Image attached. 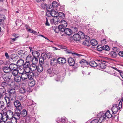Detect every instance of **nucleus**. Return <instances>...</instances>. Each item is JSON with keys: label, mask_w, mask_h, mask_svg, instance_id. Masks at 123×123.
Returning <instances> with one entry per match:
<instances>
[{"label": "nucleus", "mask_w": 123, "mask_h": 123, "mask_svg": "<svg viewBox=\"0 0 123 123\" xmlns=\"http://www.w3.org/2000/svg\"><path fill=\"white\" fill-rule=\"evenodd\" d=\"M98 114L97 115V117L98 118H99L98 119H95L93 120H92L91 122V123H102L103 122V120H102V118H101V117H98Z\"/></svg>", "instance_id": "obj_14"}, {"label": "nucleus", "mask_w": 123, "mask_h": 123, "mask_svg": "<svg viewBox=\"0 0 123 123\" xmlns=\"http://www.w3.org/2000/svg\"><path fill=\"white\" fill-rule=\"evenodd\" d=\"M46 59L45 57L43 54L40 57L39 59V63L40 65H42V64H43L44 61Z\"/></svg>", "instance_id": "obj_23"}, {"label": "nucleus", "mask_w": 123, "mask_h": 123, "mask_svg": "<svg viewBox=\"0 0 123 123\" xmlns=\"http://www.w3.org/2000/svg\"><path fill=\"white\" fill-rule=\"evenodd\" d=\"M103 49L105 50H110V48L108 45H106L103 46Z\"/></svg>", "instance_id": "obj_56"}, {"label": "nucleus", "mask_w": 123, "mask_h": 123, "mask_svg": "<svg viewBox=\"0 0 123 123\" xmlns=\"http://www.w3.org/2000/svg\"><path fill=\"white\" fill-rule=\"evenodd\" d=\"M3 69L5 73H10L11 70L10 68L9 67L6 66H3Z\"/></svg>", "instance_id": "obj_20"}, {"label": "nucleus", "mask_w": 123, "mask_h": 123, "mask_svg": "<svg viewBox=\"0 0 123 123\" xmlns=\"http://www.w3.org/2000/svg\"><path fill=\"white\" fill-rule=\"evenodd\" d=\"M43 55L45 57L46 59V57L48 58H50L52 57L51 54L50 53H48L46 54L45 53H43Z\"/></svg>", "instance_id": "obj_41"}, {"label": "nucleus", "mask_w": 123, "mask_h": 123, "mask_svg": "<svg viewBox=\"0 0 123 123\" xmlns=\"http://www.w3.org/2000/svg\"><path fill=\"white\" fill-rule=\"evenodd\" d=\"M11 77V74H9V73L5 74L2 76V77L4 80L8 82L12 81Z\"/></svg>", "instance_id": "obj_6"}, {"label": "nucleus", "mask_w": 123, "mask_h": 123, "mask_svg": "<svg viewBox=\"0 0 123 123\" xmlns=\"http://www.w3.org/2000/svg\"><path fill=\"white\" fill-rule=\"evenodd\" d=\"M25 92V89L24 88H22L20 89L19 90L20 93H24Z\"/></svg>", "instance_id": "obj_57"}, {"label": "nucleus", "mask_w": 123, "mask_h": 123, "mask_svg": "<svg viewBox=\"0 0 123 123\" xmlns=\"http://www.w3.org/2000/svg\"><path fill=\"white\" fill-rule=\"evenodd\" d=\"M14 79L15 81L17 82H19L21 80V77L17 75L14 76Z\"/></svg>", "instance_id": "obj_34"}, {"label": "nucleus", "mask_w": 123, "mask_h": 123, "mask_svg": "<svg viewBox=\"0 0 123 123\" xmlns=\"http://www.w3.org/2000/svg\"><path fill=\"white\" fill-rule=\"evenodd\" d=\"M97 49L99 51H101L103 50V46H101L100 45H98L97 47Z\"/></svg>", "instance_id": "obj_54"}, {"label": "nucleus", "mask_w": 123, "mask_h": 123, "mask_svg": "<svg viewBox=\"0 0 123 123\" xmlns=\"http://www.w3.org/2000/svg\"><path fill=\"white\" fill-rule=\"evenodd\" d=\"M24 63V61L22 59L18 60L17 62V65L19 67L23 66Z\"/></svg>", "instance_id": "obj_26"}, {"label": "nucleus", "mask_w": 123, "mask_h": 123, "mask_svg": "<svg viewBox=\"0 0 123 123\" xmlns=\"http://www.w3.org/2000/svg\"><path fill=\"white\" fill-rule=\"evenodd\" d=\"M37 69L38 72L39 73H41L43 71V68L42 65H40L37 67Z\"/></svg>", "instance_id": "obj_42"}, {"label": "nucleus", "mask_w": 123, "mask_h": 123, "mask_svg": "<svg viewBox=\"0 0 123 123\" xmlns=\"http://www.w3.org/2000/svg\"><path fill=\"white\" fill-rule=\"evenodd\" d=\"M97 62L98 63V66L100 68L105 69L106 66V64L105 63H107V61H102L101 60H97Z\"/></svg>", "instance_id": "obj_5"}, {"label": "nucleus", "mask_w": 123, "mask_h": 123, "mask_svg": "<svg viewBox=\"0 0 123 123\" xmlns=\"http://www.w3.org/2000/svg\"><path fill=\"white\" fill-rule=\"evenodd\" d=\"M112 49L113 50V51H115V52H118L119 51L118 48L116 47H114L113 48H112Z\"/></svg>", "instance_id": "obj_61"}, {"label": "nucleus", "mask_w": 123, "mask_h": 123, "mask_svg": "<svg viewBox=\"0 0 123 123\" xmlns=\"http://www.w3.org/2000/svg\"><path fill=\"white\" fill-rule=\"evenodd\" d=\"M67 121V119L65 117H62L61 119V121L62 123H66Z\"/></svg>", "instance_id": "obj_53"}, {"label": "nucleus", "mask_w": 123, "mask_h": 123, "mask_svg": "<svg viewBox=\"0 0 123 123\" xmlns=\"http://www.w3.org/2000/svg\"><path fill=\"white\" fill-rule=\"evenodd\" d=\"M103 112H101L98 114V117H101L102 120L103 122L105 120L106 117L108 118H110L112 117V115L110 114L109 111L108 110L105 113H104Z\"/></svg>", "instance_id": "obj_1"}, {"label": "nucleus", "mask_w": 123, "mask_h": 123, "mask_svg": "<svg viewBox=\"0 0 123 123\" xmlns=\"http://www.w3.org/2000/svg\"><path fill=\"white\" fill-rule=\"evenodd\" d=\"M83 33L81 31H79L77 34H75L73 35V38L75 41H78L80 39L83 38Z\"/></svg>", "instance_id": "obj_3"}, {"label": "nucleus", "mask_w": 123, "mask_h": 123, "mask_svg": "<svg viewBox=\"0 0 123 123\" xmlns=\"http://www.w3.org/2000/svg\"><path fill=\"white\" fill-rule=\"evenodd\" d=\"M60 23H61L60 25H62L63 27H66L67 26V22L64 20H60Z\"/></svg>", "instance_id": "obj_39"}, {"label": "nucleus", "mask_w": 123, "mask_h": 123, "mask_svg": "<svg viewBox=\"0 0 123 123\" xmlns=\"http://www.w3.org/2000/svg\"><path fill=\"white\" fill-rule=\"evenodd\" d=\"M41 7L43 8H44L46 7V4L44 3H43L41 5Z\"/></svg>", "instance_id": "obj_63"}, {"label": "nucleus", "mask_w": 123, "mask_h": 123, "mask_svg": "<svg viewBox=\"0 0 123 123\" xmlns=\"http://www.w3.org/2000/svg\"><path fill=\"white\" fill-rule=\"evenodd\" d=\"M83 34L84 36L83 38H82V39H84L85 40H90V37L87 35H85L83 33Z\"/></svg>", "instance_id": "obj_51"}, {"label": "nucleus", "mask_w": 123, "mask_h": 123, "mask_svg": "<svg viewBox=\"0 0 123 123\" xmlns=\"http://www.w3.org/2000/svg\"><path fill=\"white\" fill-rule=\"evenodd\" d=\"M58 62L57 59L55 58L52 59L50 61V64L51 66H54V68L57 69L58 67L57 66V64Z\"/></svg>", "instance_id": "obj_7"}, {"label": "nucleus", "mask_w": 123, "mask_h": 123, "mask_svg": "<svg viewBox=\"0 0 123 123\" xmlns=\"http://www.w3.org/2000/svg\"><path fill=\"white\" fill-rule=\"evenodd\" d=\"M21 79L22 81L25 82L28 80V78H21Z\"/></svg>", "instance_id": "obj_64"}, {"label": "nucleus", "mask_w": 123, "mask_h": 123, "mask_svg": "<svg viewBox=\"0 0 123 123\" xmlns=\"http://www.w3.org/2000/svg\"><path fill=\"white\" fill-rule=\"evenodd\" d=\"M73 54V55H75L77 57L79 58H82V57L84 56L83 55L76 53H74Z\"/></svg>", "instance_id": "obj_52"}, {"label": "nucleus", "mask_w": 123, "mask_h": 123, "mask_svg": "<svg viewBox=\"0 0 123 123\" xmlns=\"http://www.w3.org/2000/svg\"><path fill=\"white\" fill-rule=\"evenodd\" d=\"M53 29L55 32L56 33H58V32L59 31L58 27H54L53 28Z\"/></svg>", "instance_id": "obj_59"}, {"label": "nucleus", "mask_w": 123, "mask_h": 123, "mask_svg": "<svg viewBox=\"0 0 123 123\" xmlns=\"http://www.w3.org/2000/svg\"><path fill=\"white\" fill-rule=\"evenodd\" d=\"M18 69L17 70H13V71L11 70L10 73L9 74H11L12 76V74L14 76H15L17 75V74L18 73Z\"/></svg>", "instance_id": "obj_37"}, {"label": "nucleus", "mask_w": 123, "mask_h": 123, "mask_svg": "<svg viewBox=\"0 0 123 123\" xmlns=\"http://www.w3.org/2000/svg\"><path fill=\"white\" fill-rule=\"evenodd\" d=\"M25 73H23L21 75V78H28V74L27 72L26 71H25Z\"/></svg>", "instance_id": "obj_50"}, {"label": "nucleus", "mask_w": 123, "mask_h": 123, "mask_svg": "<svg viewBox=\"0 0 123 123\" xmlns=\"http://www.w3.org/2000/svg\"><path fill=\"white\" fill-rule=\"evenodd\" d=\"M60 20L59 19V18H56L54 19H52L51 20V22L52 21L53 23L56 25L57 24L60 23Z\"/></svg>", "instance_id": "obj_27"}, {"label": "nucleus", "mask_w": 123, "mask_h": 123, "mask_svg": "<svg viewBox=\"0 0 123 123\" xmlns=\"http://www.w3.org/2000/svg\"><path fill=\"white\" fill-rule=\"evenodd\" d=\"M97 60L96 61V62L94 61H91L89 63V65L90 66L92 67H95L98 65V63L97 62Z\"/></svg>", "instance_id": "obj_22"}, {"label": "nucleus", "mask_w": 123, "mask_h": 123, "mask_svg": "<svg viewBox=\"0 0 123 123\" xmlns=\"http://www.w3.org/2000/svg\"><path fill=\"white\" fill-rule=\"evenodd\" d=\"M33 59V57L31 55H29L26 58V62H31Z\"/></svg>", "instance_id": "obj_33"}, {"label": "nucleus", "mask_w": 123, "mask_h": 123, "mask_svg": "<svg viewBox=\"0 0 123 123\" xmlns=\"http://www.w3.org/2000/svg\"><path fill=\"white\" fill-rule=\"evenodd\" d=\"M80 63L81 64L84 65H88L89 64V62L83 59H82L80 61Z\"/></svg>", "instance_id": "obj_32"}, {"label": "nucleus", "mask_w": 123, "mask_h": 123, "mask_svg": "<svg viewBox=\"0 0 123 123\" xmlns=\"http://www.w3.org/2000/svg\"><path fill=\"white\" fill-rule=\"evenodd\" d=\"M35 84V82L34 80H31L28 83L29 85L31 87L34 86Z\"/></svg>", "instance_id": "obj_43"}, {"label": "nucleus", "mask_w": 123, "mask_h": 123, "mask_svg": "<svg viewBox=\"0 0 123 123\" xmlns=\"http://www.w3.org/2000/svg\"><path fill=\"white\" fill-rule=\"evenodd\" d=\"M51 10L50 13L51 14V16L52 17H57L58 15V13L57 12L53 10V9Z\"/></svg>", "instance_id": "obj_24"}, {"label": "nucleus", "mask_w": 123, "mask_h": 123, "mask_svg": "<svg viewBox=\"0 0 123 123\" xmlns=\"http://www.w3.org/2000/svg\"><path fill=\"white\" fill-rule=\"evenodd\" d=\"M78 27L76 26L72 27H71V31H72V33H77L78 32Z\"/></svg>", "instance_id": "obj_35"}, {"label": "nucleus", "mask_w": 123, "mask_h": 123, "mask_svg": "<svg viewBox=\"0 0 123 123\" xmlns=\"http://www.w3.org/2000/svg\"><path fill=\"white\" fill-rule=\"evenodd\" d=\"M59 31L61 32H63L65 31V28L66 27H63L61 25H59L58 27Z\"/></svg>", "instance_id": "obj_47"}, {"label": "nucleus", "mask_w": 123, "mask_h": 123, "mask_svg": "<svg viewBox=\"0 0 123 123\" xmlns=\"http://www.w3.org/2000/svg\"><path fill=\"white\" fill-rule=\"evenodd\" d=\"M2 85V86H0V93L3 96L6 93V90L5 87H7L8 84L5 82H3Z\"/></svg>", "instance_id": "obj_4"}, {"label": "nucleus", "mask_w": 123, "mask_h": 123, "mask_svg": "<svg viewBox=\"0 0 123 123\" xmlns=\"http://www.w3.org/2000/svg\"><path fill=\"white\" fill-rule=\"evenodd\" d=\"M51 8H52L51 7V5H50L49 6V9H47V11L46 13V15L48 17H50L51 16L50 12L51 10H50Z\"/></svg>", "instance_id": "obj_31"}, {"label": "nucleus", "mask_w": 123, "mask_h": 123, "mask_svg": "<svg viewBox=\"0 0 123 123\" xmlns=\"http://www.w3.org/2000/svg\"><path fill=\"white\" fill-rule=\"evenodd\" d=\"M7 117L9 119H11L14 117L13 112L11 110H8L6 112Z\"/></svg>", "instance_id": "obj_10"}, {"label": "nucleus", "mask_w": 123, "mask_h": 123, "mask_svg": "<svg viewBox=\"0 0 123 123\" xmlns=\"http://www.w3.org/2000/svg\"><path fill=\"white\" fill-rule=\"evenodd\" d=\"M9 68L11 70H17L18 68L17 65L11 63L10 64Z\"/></svg>", "instance_id": "obj_19"}, {"label": "nucleus", "mask_w": 123, "mask_h": 123, "mask_svg": "<svg viewBox=\"0 0 123 123\" xmlns=\"http://www.w3.org/2000/svg\"><path fill=\"white\" fill-rule=\"evenodd\" d=\"M57 60L58 63L59 64H63L65 63L66 62V59L65 58L60 57Z\"/></svg>", "instance_id": "obj_13"}, {"label": "nucleus", "mask_w": 123, "mask_h": 123, "mask_svg": "<svg viewBox=\"0 0 123 123\" xmlns=\"http://www.w3.org/2000/svg\"><path fill=\"white\" fill-rule=\"evenodd\" d=\"M15 95H12V94H9L8 96L5 97V99H6L8 98L9 99V100L14 101L15 99Z\"/></svg>", "instance_id": "obj_11"}, {"label": "nucleus", "mask_w": 123, "mask_h": 123, "mask_svg": "<svg viewBox=\"0 0 123 123\" xmlns=\"http://www.w3.org/2000/svg\"><path fill=\"white\" fill-rule=\"evenodd\" d=\"M27 74L28 79L30 80H34L33 78L34 76V74L33 72L29 71L27 72Z\"/></svg>", "instance_id": "obj_17"}, {"label": "nucleus", "mask_w": 123, "mask_h": 123, "mask_svg": "<svg viewBox=\"0 0 123 123\" xmlns=\"http://www.w3.org/2000/svg\"><path fill=\"white\" fill-rule=\"evenodd\" d=\"M10 120H11V122L12 123H16L17 120H18V119H17L16 118L14 117H13L11 119H10Z\"/></svg>", "instance_id": "obj_49"}, {"label": "nucleus", "mask_w": 123, "mask_h": 123, "mask_svg": "<svg viewBox=\"0 0 123 123\" xmlns=\"http://www.w3.org/2000/svg\"><path fill=\"white\" fill-rule=\"evenodd\" d=\"M32 55L33 57L36 58H38L40 55L39 53L37 51H35L33 52H32Z\"/></svg>", "instance_id": "obj_30"}, {"label": "nucleus", "mask_w": 123, "mask_h": 123, "mask_svg": "<svg viewBox=\"0 0 123 123\" xmlns=\"http://www.w3.org/2000/svg\"><path fill=\"white\" fill-rule=\"evenodd\" d=\"M61 77L60 75L57 76V77L55 78V79L56 81H59L61 79Z\"/></svg>", "instance_id": "obj_60"}, {"label": "nucleus", "mask_w": 123, "mask_h": 123, "mask_svg": "<svg viewBox=\"0 0 123 123\" xmlns=\"http://www.w3.org/2000/svg\"><path fill=\"white\" fill-rule=\"evenodd\" d=\"M58 15L57 17L58 18H59L60 20L62 18H64L65 17V15L62 12H59L58 13Z\"/></svg>", "instance_id": "obj_29"}, {"label": "nucleus", "mask_w": 123, "mask_h": 123, "mask_svg": "<svg viewBox=\"0 0 123 123\" xmlns=\"http://www.w3.org/2000/svg\"><path fill=\"white\" fill-rule=\"evenodd\" d=\"M90 40H85V41L83 42V44L85 45L89 46L90 45Z\"/></svg>", "instance_id": "obj_46"}, {"label": "nucleus", "mask_w": 123, "mask_h": 123, "mask_svg": "<svg viewBox=\"0 0 123 123\" xmlns=\"http://www.w3.org/2000/svg\"><path fill=\"white\" fill-rule=\"evenodd\" d=\"M90 42V43L93 46H95L98 44L97 41L95 39L92 40Z\"/></svg>", "instance_id": "obj_44"}, {"label": "nucleus", "mask_w": 123, "mask_h": 123, "mask_svg": "<svg viewBox=\"0 0 123 123\" xmlns=\"http://www.w3.org/2000/svg\"><path fill=\"white\" fill-rule=\"evenodd\" d=\"M111 109L113 114H115L118 111L117 105L116 104H114Z\"/></svg>", "instance_id": "obj_15"}, {"label": "nucleus", "mask_w": 123, "mask_h": 123, "mask_svg": "<svg viewBox=\"0 0 123 123\" xmlns=\"http://www.w3.org/2000/svg\"><path fill=\"white\" fill-rule=\"evenodd\" d=\"M8 98L5 99L6 103V107L9 108H11L12 106V103L11 101L9 100Z\"/></svg>", "instance_id": "obj_21"}, {"label": "nucleus", "mask_w": 123, "mask_h": 123, "mask_svg": "<svg viewBox=\"0 0 123 123\" xmlns=\"http://www.w3.org/2000/svg\"><path fill=\"white\" fill-rule=\"evenodd\" d=\"M64 32L65 33L68 35H70L72 33V31L71 30L68 28H66L65 29Z\"/></svg>", "instance_id": "obj_25"}, {"label": "nucleus", "mask_w": 123, "mask_h": 123, "mask_svg": "<svg viewBox=\"0 0 123 123\" xmlns=\"http://www.w3.org/2000/svg\"><path fill=\"white\" fill-rule=\"evenodd\" d=\"M30 65V63L28 62H26L23 65L24 69V68H29Z\"/></svg>", "instance_id": "obj_40"}, {"label": "nucleus", "mask_w": 123, "mask_h": 123, "mask_svg": "<svg viewBox=\"0 0 123 123\" xmlns=\"http://www.w3.org/2000/svg\"><path fill=\"white\" fill-rule=\"evenodd\" d=\"M52 7L53 9H55L56 10H58L59 9L58 8L59 6L58 3L56 1H53L52 3Z\"/></svg>", "instance_id": "obj_18"}, {"label": "nucleus", "mask_w": 123, "mask_h": 123, "mask_svg": "<svg viewBox=\"0 0 123 123\" xmlns=\"http://www.w3.org/2000/svg\"><path fill=\"white\" fill-rule=\"evenodd\" d=\"M6 19V17H3V18L2 19H0V25H1L2 27L3 28L4 27V25L3 24L4 23V20Z\"/></svg>", "instance_id": "obj_45"}, {"label": "nucleus", "mask_w": 123, "mask_h": 123, "mask_svg": "<svg viewBox=\"0 0 123 123\" xmlns=\"http://www.w3.org/2000/svg\"><path fill=\"white\" fill-rule=\"evenodd\" d=\"M9 94H12V95H15L14 93H15V90L14 89H11L9 91Z\"/></svg>", "instance_id": "obj_58"}, {"label": "nucleus", "mask_w": 123, "mask_h": 123, "mask_svg": "<svg viewBox=\"0 0 123 123\" xmlns=\"http://www.w3.org/2000/svg\"><path fill=\"white\" fill-rule=\"evenodd\" d=\"M14 105L15 106L16 108V111H18V110H20L19 108L21 107V103L18 100H16L14 101Z\"/></svg>", "instance_id": "obj_9"}, {"label": "nucleus", "mask_w": 123, "mask_h": 123, "mask_svg": "<svg viewBox=\"0 0 123 123\" xmlns=\"http://www.w3.org/2000/svg\"><path fill=\"white\" fill-rule=\"evenodd\" d=\"M69 65L71 66H73L75 63L74 60L71 57L69 58L68 60Z\"/></svg>", "instance_id": "obj_16"}, {"label": "nucleus", "mask_w": 123, "mask_h": 123, "mask_svg": "<svg viewBox=\"0 0 123 123\" xmlns=\"http://www.w3.org/2000/svg\"><path fill=\"white\" fill-rule=\"evenodd\" d=\"M32 64H36L38 62V59L37 58L33 57V58L32 61L31 62Z\"/></svg>", "instance_id": "obj_48"}, {"label": "nucleus", "mask_w": 123, "mask_h": 123, "mask_svg": "<svg viewBox=\"0 0 123 123\" xmlns=\"http://www.w3.org/2000/svg\"><path fill=\"white\" fill-rule=\"evenodd\" d=\"M8 119L6 112L0 113V120L5 122Z\"/></svg>", "instance_id": "obj_8"}, {"label": "nucleus", "mask_w": 123, "mask_h": 123, "mask_svg": "<svg viewBox=\"0 0 123 123\" xmlns=\"http://www.w3.org/2000/svg\"><path fill=\"white\" fill-rule=\"evenodd\" d=\"M37 68L36 64H32L31 65L30 69L32 71H34L37 69Z\"/></svg>", "instance_id": "obj_38"}, {"label": "nucleus", "mask_w": 123, "mask_h": 123, "mask_svg": "<svg viewBox=\"0 0 123 123\" xmlns=\"http://www.w3.org/2000/svg\"><path fill=\"white\" fill-rule=\"evenodd\" d=\"M27 112L26 111L25 109L23 110L21 112V117H24L27 115Z\"/></svg>", "instance_id": "obj_36"}, {"label": "nucleus", "mask_w": 123, "mask_h": 123, "mask_svg": "<svg viewBox=\"0 0 123 123\" xmlns=\"http://www.w3.org/2000/svg\"><path fill=\"white\" fill-rule=\"evenodd\" d=\"M14 117L16 118L18 120L21 117V111L20 109L18 110V111H16L14 115Z\"/></svg>", "instance_id": "obj_12"}, {"label": "nucleus", "mask_w": 123, "mask_h": 123, "mask_svg": "<svg viewBox=\"0 0 123 123\" xmlns=\"http://www.w3.org/2000/svg\"><path fill=\"white\" fill-rule=\"evenodd\" d=\"M23 50H20L18 51V53L19 55L22 56L23 55V53H23Z\"/></svg>", "instance_id": "obj_62"}, {"label": "nucleus", "mask_w": 123, "mask_h": 123, "mask_svg": "<svg viewBox=\"0 0 123 123\" xmlns=\"http://www.w3.org/2000/svg\"><path fill=\"white\" fill-rule=\"evenodd\" d=\"M47 72L50 77H51L54 76L55 74H57L58 71L57 69L55 68L54 67H53L52 69L50 68L48 69L47 70Z\"/></svg>", "instance_id": "obj_2"}, {"label": "nucleus", "mask_w": 123, "mask_h": 123, "mask_svg": "<svg viewBox=\"0 0 123 123\" xmlns=\"http://www.w3.org/2000/svg\"><path fill=\"white\" fill-rule=\"evenodd\" d=\"M109 55L113 58L116 57L117 55V53L114 51H112L109 54Z\"/></svg>", "instance_id": "obj_28"}, {"label": "nucleus", "mask_w": 123, "mask_h": 123, "mask_svg": "<svg viewBox=\"0 0 123 123\" xmlns=\"http://www.w3.org/2000/svg\"><path fill=\"white\" fill-rule=\"evenodd\" d=\"M5 105V104L2 101H0V109L4 108Z\"/></svg>", "instance_id": "obj_55"}]
</instances>
